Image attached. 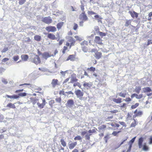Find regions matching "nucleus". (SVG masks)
<instances>
[{"instance_id": "42", "label": "nucleus", "mask_w": 152, "mask_h": 152, "mask_svg": "<svg viewBox=\"0 0 152 152\" xmlns=\"http://www.w3.org/2000/svg\"><path fill=\"white\" fill-rule=\"evenodd\" d=\"M78 86L80 88H81V86L79 83L77 82L74 84L73 86L74 87H75L76 86Z\"/></svg>"}, {"instance_id": "3", "label": "nucleus", "mask_w": 152, "mask_h": 152, "mask_svg": "<svg viewBox=\"0 0 152 152\" xmlns=\"http://www.w3.org/2000/svg\"><path fill=\"white\" fill-rule=\"evenodd\" d=\"M31 61L35 63L36 64H38L41 62L40 58L38 55H36L33 58Z\"/></svg>"}, {"instance_id": "49", "label": "nucleus", "mask_w": 152, "mask_h": 152, "mask_svg": "<svg viewBox=\"0 0 152 152\" xmlns=\"http://www.w3.org/2000/svg\"><path fill=\"white\" fill-rule=\"evenodd\" d=\"M74 139L75 140H80L81 139V138L80 136H77L75 137L74 138Z\"/></svg>"}, {"instance_id": "19", "label": "nucleus", "mask_w": 152, "mask_h": 152, "mask_svg": "<svg viewBox=\"0 0 152 152\" xmlns=\"http://www.w3.org/2000/svg\"><path fill=\"white\" fill-rule=\"evenodd\" d=\"M95 57L97 59H100L102 57V53L101 52L97 51L95 53Z\"/></svg>"}, {"instance_id": "47", "label": "nucleus", "mask_w": 152, "mask_h": 152, "mask_svg": "<svg viewBox=\"0 0 152 152\" xmlns=\"http://www.w3.org/2000/svg\"><path fill=\"white\" fill-rule=\"evenodd\" d=\"M91 134H87L85 136V139L86 140H89L90 139V135Z\"/></svg>"}, {"instance_id": "24", "label": "nucleus", "mask_w": 152, "mask_h": 152, "mask_svg": "<svg viewBox=\"0 0 152 152\" xmlns=\"http://www.w3.org/2000/svg\"><path fill=\"white\" fill-rule=\"evenodd\" d=\"M48 37L51 39L54 40L56 39L55 35L51 33H49L48 34Z\"/></svg>"}, {"instance_id": "39", "label": "nucleus", "mask_w": 152, "mask_h": 152, "mask_svg": "<svg viewBox=\"0 0 152 152\" xmlns=\"http://www.w3.org/2000/svg\"><path fill=\"white\" fill-rule=\"evenodd\" d=\"M55 103V101L53 100H51L49 101V105L52 107L53 106V104Z\"/></svg>"}, {"instance_id": "5", "label": "nucleus", "mask_w": 152, "mask_h": 152, "mask_svg": "<svg viewBox=\"0 0 152 152\" xmlns=\"http://www.w3.org/2000/svg\"><path fill=\"white\" fill-rule=\"evenodd\" d=\"M136 137L133 138L132 140H131L129 142V147L127 149V151H130L131 148L132 146V145L133 143L134 142Z\"/></svg>"}, {"instance_id": "59", "label": "nucleus", "mask_w": 152, "mask_h": 152, "mask_svg": "<svg viewBox=\"0 0 152 152\" xmlns=\"http://www.w3.org/2000/svg\"><path fill=\"white\" fill-rule=\"evenodd\" d=\"M8 50V48H4L1 51L2 53H5Z\"/></svg>"}, {"instance_id": "25", "label": "nucleus", "mask_w": 152, "mask_h": 152, "mask_svg": "<svg viewBox=\"0 0 152 152\" xmlns=\"http://www.w3.org/2000/svg\"><path fill=\"white\" fill-rule=\"evenodd\" d=\"M6 96L10 99H17L19 98V96L17 95H6Z\"/></svg>"}, {"instance_id": "30", "label": "nucleus", "mask_w": 152, "mask_h": 152, "mask_svg": "<svg viewBox=\"0 0 152 152\" xmlns=\"http://www.w3.org/2000/svg\"><path fill=\"white\" fill-rule=\"evenodd\" d=\"M143 91L145 92H150L152 91L151 89L148 87L144 88Z\"/></svg>"}, {"instance_id": "8", "label": "nucleus", "mask_w": 152, "mask_h": 152, "mask_svg": "<svg viewBox=\"0 0 152 152\" xmlns=\"http://www.w3.org/2000/svg\"><path fill=\"white\" fill-rule=\"evenodd\" d=\"M77 144L76 142H69L68 144L69 148L70 149H73L77 145Z\"/></svg>"}, {"instance_id": "27", "label": "nucleus", "mask_w": 152, "mask_h": 152, "mask_svg": "<svg viewBox=\"0 0 152 152\" xmlns=\"http://www.w3.org/2000/svg\"><path fill=\"white\" fill-rule=\"evenodd\" d=\"M63 24L64 22H62L58 23L56 25L57 28L58 30L60 29L63 26Z\"/></svg>"}, {"instance_id": "28", "label": "nucleus", "mask_w": 152, "mask_h": 152, "mask_svg": "<svg viewBox=\"0 0 152 152\" xmlns=\"http://www.w3.org/2000/svg\"><path fill=\"white\" fill-rule=\"evenodd\" d=\"M133 120L134 122L132 123L130 125L131 127H135V126L137 125V123L136 120L134 119Z\"/></svg>"}, {"instance_id": "35", "label": "nucleus", "mask_w": 152, "mask_h": 152, "mask_svg": "<svg viewBox=\"0 0 152 152\" xmlns=\"http://www.w3.org/2000/svg\"><path fill=\"white\" fill-rule=\"evenodd\" d=\"M106 127V126L105 125L103 124L99 127L98 129L99 130H101L105 129Z\"/></svg>"}, {"instance_id": "32", "label": "nucleus", "mask_w": 152, "mask_h": 152, "mask_svg": "<svg viewBox=\"0 0 152 152\" xmlns=\"http://www.w3.org/2000/svg\"><path fill=\"white\" fill-rule=\"evenodd\" d=\"M34 39L37 41H39L41 40V37L39 35H37L34 37Z\"/></svg>"}, {"instance_id": "41", "label": "nucleus", "mask_w": 152, "mask_h": 152, "mask_svg": "<svg viewBox=\"0 0 152 152\" xmlns=\"http://www.w3.org/2000/svg\"><path fill=\"white\" fill-rule=\"evenodd\" d=\"M59 94L60 95H63L64 96H66L67 95L66 94L65 92V93L64 89H62V90L59 91Z\"/></svg>"}, {"instance_id": "23", "label": "nucleus", "mask_w": 152, "mask_h": 152, "mask_svg": "<svg viewBox=\"0 0 152 152\" xmlns=\"http://www.w3.org/2000/svg\"><path fill=\"white\" fill-rule=\"evenodd\" d=\"M75 56L74 55H70L66 59V61L70 60L71 61H74L75 59Z\"/></svg>"}, {"instance_id": "51", "label": "nucleus", "mask_w": 152, "mask_h": 152, "mask_svg": "<svg viewBox=\"0 0 152 152\" xmlns=\"http://www.w3.org/2000/svg\"><path fill=\"white\" fill-rule=\"evenodd\" d=\"M75 37L76 39L80 41H81L82 40V38L80 37L77 36H76Z\"/></svg>"}, {"instance_id": "64", "label": "nucleus", "mask_w": 152, "mask_h": 152, "mask_svg": "<svg viewBox=\"0 0 152 152\" xmlns=\"http://www.w3.org/2000/svg\"><path fill=\"white\" fill-rule=\"evenodd\" d=\"M77 27H78L76 23H75L74 26L73 27V29L75 30H76Z\"/></svg>"}, {"instance_id": "55", "label": "nucleus", "mask_w": 152, "mask_h": 152, "mask_svg": "<svg viewBox=\"0 0 152 152\" xmlns=\"http://www.w3.org/2000/svg\"><path fill=\"white\" fill-rule=\"evenodd\" d=\"M26 1V0H20V1H19V4L20 5H22Z\"/></svg>"}, {"instance_id": "44", "label": "nucleus", "mask_w": 152, "mask_h": 152, "mask_svg": "<svg viewBox=\"0 0 152 152\" xmlns=\"http://www.w3.org/2000/svg\"><path fill=\"white\" fill-rule=\"evenodd\" d=\"M142 149L145 151H147L148 149V147L145 145H144Z\"/></svg>"}, {"instance_id": "9", "label": "nucleus", "mask_w": 152, "mask_h": 152, "mask_svg": "<svg viewBox=\"0 0 152 152\" xmlns=\"http://www.w3.org/2000/svg\"><path fill=\"white\" fill-rule=\"evenodd\" d=\"M92 83L91 82H89L88 83L85 82L83 86L87 89H88L92 86Z\"/></svg>"}, {"instance_id": "46", "label": "nucleus", "mask_w": 152, "mask_h": 152, "mask_svg": "<svg viewBox=\"0 0 152 152\" xmlns=\"http://www.w3.org/2000/svg\"><path fill=\"white\" fill-rule=\"evenodd\" d=\"M143 96L142 94H140L139 95H138L136 94V98L137 99H140Z\"/></svg>"}, {"instance_id": "33", "label": "nucleus", "mask_w": 152, "mask_h": 152, "mask_svg": "<svg viewBox=\"0 0 152 152\" xmlns=\"http://www.w3.org/2000/svg\"><path fill=\"white\" fill-rule=\"evenodd\" d=\"M139 105V103H136L134 105H132L131 106V108L132 109H134L137 108Z\"/></svg>"}, {"instance_id": "60", "label": "nucleus", "mask_w": 152, "mask_h": 152, "mask_svg": "<svg viewBox=\"0 0 152 152\" xmlns=\"http://www.w3.org/2000/svg\"><path fill=\"white\" fill-rule=\"evenodd\" d=\"M94 29L96 32L99 31V29L98 26H96L94 27Z\"/></svg>"}, {"instance_id": "58", "label": "nucleus", "mask_w": 152, "mask_h": 152, "mask_svg": "<svg viewBox=\"0 0 152 152\" xmlns=\"http://www.w3.org/2000/svg\"><path fill=\"white\" fill-rule=\"evenodd\" d=\"M4 119V117L2 115H0V123L2 122Z\"/></svg>"}, {"instance_id": "11", "label": "nucleus", "mask_w": 152, "mask_h": 152, "mask_svg": "<svg viewBox=\"0 0 152 152\" xmlns=\"http://www.w3.org/2000/svg\"><path fill=\"white\" fill-rule=\"evenodd\" d=\"M94 41L96 43L99 45H102L103 44L102 39L99 36H96L95 37Z\"/></svg>"}, {"instance_id": "20", "label": "nucleus", "mask_w": 152, "mask_h": 152, "mask_svg": "<svg viewBox=\"0 0 152 152\" xmlns=\"http://www.w3.org/2000/svg\"><path fill=\"white\" fill-rule=\"evenodd\" d=\"M20 86H23L24 88H30L32 87V85L30 83H24L23 84H20Z\"/></svg>"}, {"instance_id": "15", "label": "nucleus", "mask_w": 152, "mask_h": 152, "mask_svg": "<svg viewBox=\"0 0 152 152\" xmlns=\"http://www.w3.org/2000/svg\"><path fill=\"white\" fill-rule=\"evenodd\" d=\"M128 137H127L126 139L123 140L122 142L120 144H118L117 145H115L114 146V149H116L119 148L120 146L123 144H124L125 142L127 139Z\"/></svg>"}, {"instance_id": "17", "label": "nucleus", "mask_w": 152, "mask_h": 152, "mask_svg": "<svg viewBox=\"0 0 152 152\" xmlns=\"http://www.w3.org/2000/svg\"><path fill=\"white\" fill-rule=\"evenodd\" d=\"M80 17L83 18V20L84 21H86L88 19V18L86 15L85 14V12H82L80 15Z\"/></svg>"}, {"instance_id": "40", "label": "nucleus", "mask_w": 152, "mask_h": 152, "mask_svg": "<svg viewBox=\"0 0 152 152\" xmlns=\"http://www.w3.org/2000/svg\"><path fill=\"white\" fill-rule=\"evenodd\" d=\"M109 135L107 134L104 137V139L106 143H107L108 140L109 139Z\"/></svg>"}, {"instance_id": "12", "label": "nucleus", "mask_w": 152, "mask_h": 152, "mask_svg": "<svg viewBox=\"0 0 152 152\" xmlns=\"http://www.w3.org/2000/svg\"><path fill=\"white\" fill-rule=\"evenodd\" d=\"M42 103L40 104L39 102H37V104L38 106V107L40 109L43 108L45 104V100L44 99H42Z\"/></svg>"}, {"instance_id": "52", "label": "nucleus", "mask_w": 152, "mask_h": 152, "mask_svg": "<svg viewBox=\"0 0 152 152\" xmlns=\"http://www.w3.org/2000/svg\"><path fill=\"white\" fill-rule=\"evenodd\" d=\"M99 34L102 37H103L104 36H105L106 35L105 34V33H103L102 32H99Z\"/></svg>"}, {"instance_id": "62", "label": "nucleus", "mask_w": 152, "mask_h": 152, "mask_svg": "<svg viewBox=\"0 0 152 152\" xmlns=\"http://www.w3.org/2000/svg\"><path fill=\"white\" fill-rule=\"evenodd\" d=\"M65 93L67 95L69 94H72L73 95L74 94V93L71 91H69L68 92H66Z\"/></svg>"}, {"instance_id": "4", "label": "nucleus", "mask_w": 152, "mask_h": 152, "mask_svg": "<svg viewBox=\"0 0 152 152\" xmlns=\"http://www.w3.org/2000/svg\"><path fill=\"white\" fill-rule=\"evenodd\" d=\"M45 29L49 32H54L56 31V28L55 26H47Z\"/></svg>"}, {"instance_id": "14", "label": "nucleus", "mask_w": 152, "mask_h": 152, "mask_svg": "<svg viewBox=\"0 0 152 152\" xmlns=\"http://www.w3.org/2000/svg\"><path fill=\"white\" fill-rule=\"evenodd\" d=\"M144 141V138L142 137H140L138 140V145L140 148L142 147V144Z\"/></svg>"}, {"instance_id": "54", "label": "nucleus", "mask_w": 152, "mask_h": 152, "mask_svg": "<svg viewBox=\"0 0 152 152\" xmlns=\"http://www.w3.org/2000/svg\"><path fill=\"white\" fill-rule=\"evenodd\" d=\"M56 101L57 102L61 103V97L57 98L56 99Z\"/></svg>"}, {"instance_id": "31", "label": "nucleus", "mask_w": 152, "mask_h": 152, "mask_svg": "<svg viewBox=\"0 0 152 152\" xmlns=\"http://www.w3.org/2000/svg\"><path fill=\"white\" fill-rule=\"evenodd\" d=\"M131 20H126L125 23V26L126 27L130 25L131 24Z\"/></svg>"}, {"instance_id": "37", "label": "nucleus", "mask_w": 152, "mask_h": 152, "mask_svg": "<svg viewBox=\"0 0 152 152\" xmlns=\"http://www.w3.org/2000/svg\"><path fill=\"white\" fill-rule=\"evenodd\" d=\"M39 70L41 71L42 72H47L48 71V69L45 68V67H41V68H39Z\"/></svg>"}, {"instance_id": "36", "label": "nucleus", "mask_w": 152, "mask_h": 152, "mask_svg": "<svg viewBox=\"0 0 152 152\" xmlns=\"http://www.w3.org/2000/svg\"><path fill=\"white\" fill-rule=\"evenodd\" d=\"M87 70L88 71H90L91 72H93L95 70V68L93 67H91L90 68H88L87 69Z\"/></svg>"}, {"instance_id": "16", "label": "nucleus", "mask_w": 152, "mask_h": 152, "mask_svg": "<svg viewBox=\"0 0 152 152\" xmlns=\"http://www.w3.org/2000/svg\"><path fill=\"white\" fill-rule=\"evenodd\" d=\"M15 103L12 104L11 103H9L7 104L6 107L9 109H15L16 108V107L15 105Z\"/></svg>"}, {"instance_id": "45", "label": "nucleus", "mask_w": 152, "mask_h": 152, "mask_svg": "<svg viewBox=\"0 0 152 152\" xmlns=\"http://www.w3.org/2000/svg\"><path fill=\"white\" fill-rule=\"evenodd\" d=\"M77 81V79L76 77H72L71 80V82L74 83L76 82Z\"/></svg>"}, {"instance_id": "6", "label": "nucleus", "mask_w": 152, "mask_h": 152, "mask_svg": "<svg viewBox=\"0 0 152 152\" xmlns=\"http://www.w3.org/2000/svg\"><path fill=\"white\" fill-rule=\"evenodd\" d=\"M134 113L135 114L134 116L133 117L135 118L137 116H141L143 114V112L141 111H137V110L136 109L134 112Z\"/></svg>"}, {"instance_id": "61", "label": "nucleus", "mask_w": 152, "mask_h": 152, "mask_svg": "<svg viewBox=\"0 0 152 152\" xmlns=\"http://www.w3.org/2000/svg\"><path fill=\"white\" fill-rule=\"evenodd\" d=\"M118 112V111L117 110H111L110 111V112L111 113H115Z\"/></svg>"}, {"instance_id": "21", "label": "nucleus", "mask_w": 152, "mask_h": 152, "mask_svg": "<svg viewBox=\"0 0 152 152\" xmlns=\"http://www.w3.org/2000/svg\"><path fill=\"white\" fill-rule=\"evenodd\" d=\"M74 102L73 99H69L68 100L66 104L69 107H71L74 104Z\"/></svg>"}, {"instance_id": "56", "label": "nucleus", "mask_w": 152, "mask_h": 152, "mask_svg": "<svg viewBox=\"0 0 152 152\" xmlns=\"http://www.w3.org/2000/svg\"><path fill=\"white\" fill-rule=\"evenodd\" d=\"M113 117L112 115L110 116H109L106 118V121H111V119H113Z\"/></svg>"}, {"instance_id": "34", "label": "nucleus", "mask_w": 152, "mask_h": 152, "mask_svg": "<svg viewBox=\"0 0 152 152\" xmlns=\"http://www.w3.org/2000/svg\"><path fill=\"white\" fill-rule=\"evenodd\" d=\"M60 142L61 144L63 147H65L66 146V143L64 140L61 139L60 140Z\"/></svg>"}, {"instance_id": "7", "label": "nucleus", "mask_w": 152, "mask_h": 152, "mask_svg": "<svg viewBox=\"0 0 152 152\" xmlns=\"http://www.w3.org/2000/svg\"><path fill=\"white\" fill-rule=\"evenodd\" d=\"M42 56L43 58L45 60H47L48 58L51 57L52 56H53L54 55H51L49 54L48 52H45L43 53Z\"/></svg>"}, {"instance_id": "48", "label": "nucleus", "mask_w": 152, "mask_h": 152, "mask_svg": "<svg viewBox=\"0 0 152 152\" xmlns=\"http://www.w3.org/2000/svg\"><path fill=\"white\" fill-rule=\"evenodd\" d=\"M141 90L140 88V87H138L137 88H136L135 89V91L137 93H139L140 92V91Z\"/></svg>"}, {"instance_id": "13", "label": "nucleus", "mask_w": 152, "mask_h": 152, "mask_svg": "<svg viewBox=\"0 0 152 152\" xmlns=\"http://www.w3.org/2000/svg\"><path fill=\"white\" fill-rule=\"evenodd\" d=\"M129 13L130 14L131 17L133 18H134V17L137 18L138 16V14L134 11H129Z\"/></svg>"}, {"instance_id": "22", "label": "nucleus", "mask_w": 152, "mask_h": 152, "mask_svg": "<svg viewBox=\"0 0 152 152\" xmlns=\"http://www.w3.org/2000/svg\"><path fill=\"white\" fill-rule=\"evenodd\" d=\"M122 99L120 97H118L117 99L113 98V100L114 102L117 104L121 103L122 102Z\"/></svg>"}, {"instance_id": "10", "label": "nucleus", "mask_w": 152, "mask_h": 152, "mask_svg": "<svg viewBox=\"0 0 152 152\" xmlns=\"http://www.w3.org/2000/svg\"><path fill=\"white\" fill-rule=\"evenodd\" d=\"M75 93L77 97H82L83 95V93L80 90H76Z\"/></svg>"}, {"instance_id": "50", "label": "nucleus", "mask_w": 152, "mask_h": 152, "mask_svg": "<svg viewBox=\"0 0 152 152\" xmlns=\"http://www.w3.org/2000/svg\"><path fill=\"white\" fill-rule=\"evenodd\" d=\"M96 129H94L92 130H90L88 131V132L89 133H94L96 132Z\"/></svg>"}, {"instance_id": "1", "label": "nucleus", "mask_w": 152, "mask_h": 152, "mask_svg": "<svg viewBox=\"0 0 152 152\" xmlns=\"http://www.w3.org/2000/svg\"><path fill=\"white\" fill-rule=\"evenodd\" d=\"M118 123L123 126H121L115 122L111 123L110 124V125L112 126V129L117 131H114L112 133V134L114 136H116L118 133L121 132L123 126L126 127V124L124 122L119 121Z\"/></svg>"}, {"instance_id": "63", "label": "nucleus", "mask_w": 152, "mask_h": 152, "mask_svg": "<svg viewBox=\"0 0 152 152\" xmlns=\"http://www.w3.org/2000/svg\"><path fill=\"white\" fill-rule=\"evenodd\" d=\"M80 8L81 9V10L83 11V12H84V7L83 4H81V5H80Z\"/></svg>"}, {"instance_id": "38", "label": "nucleus", "mask_w": 152, "mask_h": 152, "mask_svg": "<svg viewBox=\"0 0 152 152\" xmlns=\"http://www.w3.org/2000/svg\"><path fill=\"white\" fill-rule=\"evenodd\" d=\"M27 94L26 93L23 92L22 93H20L18 94V96H21V97H23L26 96L27 95Z\"/></svg>"}, {"instance_id": "18", "label": "nucleus", "mask_w": 152, "mask_h": 152, "mask_svg": "<svg viewBox=\"0 0 152 152\" xmlns=\"http://www.w3.org/2000/svg\"><path fill=\"white\" fill-rule=\"evenodd\" d=\"M79 75L80 76H84L88 75V74L85 70L83 69L80 70L79 72Z\"/></svg>"}, {"instance_id": "43", "label": "nucleus", "mask_w": 152, "mask_h": 152, "mask_svg": "<svg viewBox=\"0 0 152 152\" xmlns=\"http://www.w3.org/2000/svg\"><path fill=\"white\" fill-rule=\"evenodd\" d=\"M58 80H57L53 79L52 82V84L53 85L55 86L57 84Z\"/></svg>"}, {"instance_id": "29", "label": "nucleus", "mask_w": 152, "mask_h": 152, "mask_svg": "<svg viewBox=\"0 0 152 152\" xmlns=\"http://www.w3.org/2000/svg\"><path fill=\"white\" fill-rule=\"evenodd\" d=\"M118 94L119 96L123 98H125L126 95L127 94L126 93H124L122 92H121L119 93Z\"/></svg>"}, {"instance_id": "57", "label": "nucleus", "mask_w": 152, "mask_h": 152, "mask_svg": "<svg viewBox=\"0 0 152 152\" xmlns=\"http://www.w3.org/2000/svg\"><path fill=\"white\" fill-rule=\"evenodd\" d=\"M124 100L126 102H129L131 101L132 100L130 97H127L124 99Z\"/></svg>"}, {"instance_id": "2", "label": "nucleus", "mask_w": 152, "mask_h": 152, "mask_svg": "<svg viewBox=\"0 0 152 152\" xmlns=\"http://www.w3.org/2000/svg\"><path fill=\"white\" fill-rule=\"evenodd\" d=\"M42 21L47 24H50L52 23V20L50 16H48L43 18Z\"/></svg>"}, {"instance_id": "26", "label": "nucleus", "mask_w": 152, "mask_h": 152, "mask_svg": "<svg viewBox=\"0 0 152 152\" xmlns=\"http://www.w3.org/2000/svg\"><path fill=\"white\" fill-rule=\"evenodd\" d=\"M21 57L23 60L26 61L28 59V56L27 55H23L21 56Z\"/></svg>"}, {"instance_id": "53", "label": "nucleus", "mask_w": 152, "mask_h": 152, "mask_svg": "<svg viewBox=\"0 0 152 152\" xmlns=\"http://www.w3.org/2000/svg\"><path fill=\"white\" fill-rule=\"evenodd\" d=\"M19 58V57L18 56H14L13 57V59L15 61H16L18 60Z\"/></svg>"}]
</instances>
